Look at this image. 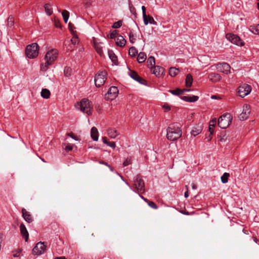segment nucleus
Masks as SVG:
<instances>
[{"mask_svg": "<svg viewBox=\"0 0 259 259\" xmlns=\"http://www.w3.org/2000/svg\"><path fill=\"white\" fill-rule=\"evenodd\" d=\"M73 148L72 146L69 144H68L66 146L65 149L66 151H71L72 150Z\"/></svg>", "mask_w": 259, "mask_h": 259, "instance_id": "nucleus-51", "label": "nucleus"}, {"mask_svg": "<svg viewBox=\"0 0 259 259\" xmlns=\"http://www.w3.org/2000/svg\"><path fill=\"white\" fill-rule=\"evenodd\" d=\"M91 136L92 138V139L95 141H97L98 140L99 137V133L98 130L95 127H93L91 129Z\"/></svg>", "mask_w": 259, "mask_h": 259, "instance_id": "nucleus-21", "label": "nucleus"}, {"mask_svg": "<svg viewBox=\"0 0 259 259\" xmlns=\"http://www.w3.org/2000/svg\"><path fill=\"white\" fill-rule=\"evenodd\" d=\"M144 23L145 25H147L149 23V19H148V16H143Z\"/></svg>", "mask_w": 259, "mask_h": 259, "instance_id": "nucleus-46", "label": "nucleus"}, {"mask_svg": "<svg viewBox=\"0 0 259 259\" xmlns=\"http://www.w3.org/2000/svg\"><path fill=\"white\" fill-rule=\"evenodd\" d=\"M192 187L193 189H194V190H195L197 188V186L194 184H192Z\"/></svg>", "mask_w": 259, "mask_h": 259, "instance_id": "nucleus-63", "label": "nucleus"}, {"mask_svg": "<svg viewBox=\"0 0 259 259\" xmlns=\"http://www.w3.org/2000/svg\"><path fill=\"white\" fill-rule=\"evenodd\" d=\"M182 99L187 102H194L198 100L199 97L197 96H193L192 97L184 96Z\"/></svg>", "mask_w": 259, "mask_h": 259, "instance_id": "nucleus-24", "label": "nucleus"}, {"mask_svg": "<svg viewBox=\"0 0 259 259\" xmlns=\"http://www.w3.org/2000/svg\"><path fill=\"white\" fill-rule=\"evenodd\" d=\"M138 54V51L134 47H132L130 48L128 51V54L132 57H135Z\"/></svg>", "mask_w": 259, "mask_h": 259, "instance_id": "nucleus-31", "label": "nucleus"}, {"mask_svg": "<svg viewBox=\"0 0 259 259\" xmlns=\"http://www.w3.org/2000/svg\"><path fill=\"white\" fill-rule=\"evenodd\" d=\"M179 69H177L175 67H170L169 70V74L172 77L175 76L179 73Z\"/></svg>", "mask_w": 259, "mask_h": 259, "instance_id": "nucleus-30", "label": "nucleus"}, {"mask_svg": "<svg viewBox=\"0 0 259 259\" xmlns=\"http://www.w3.org/2000/svg\"><path fill=\"white\" fill-rule=\"evenodd\" d=\"M107 73L105 71L98 72L95 77V84L97 88L101 87L104 83L106 80Z\"/></svg>", "mask_w": 259, "mask_h": 259, "instance_id": "nucleus-7", "label": "nucleus"}, {"mask_svg": "<svg viewBox=\"0 0 259 259\" xmlns=\"http://www.w3.org/2000/svg\"><path fill=\"white\" fill-rule=\"evenodd\" d=\"M55 26H56V27H61V24H60V23H59V22H55Z\"/></svg>", "mask_w": 259, "mask_h": 259, "instance_id": "nucleus-61", "label": "nucleus"}, {"mask_svg": "<svg viewBox=\"0 0 259 259\" xmlns=\"http://www.w3.org/2000/svg\"><path fill=\"white\" fill-rule=\"evenodd\" d=\"M147 203L150 207L153 209H156L158 208V207L156 205V204L153 201H148Z\"/></svg>", "mask_w": 259, "mask_h": 259, "instance_id": "nucleus-42", "label": "nucleus"}, {"mask_svg": "<svg viewBox=\"0 0 259 259\" xmlns=\"http://www.w3.org/2000/svg\"><path fill=\"white\" fill-rule=\"evenodd\" d=\"M122 25V22L120 21H117L113 24V27L114 28H120Z\"/></svg>", "mask_w": 259, "mask_h": 259, "instance_id": "nucleus-43", "label": "nucleus"}, {"mask_svg": "<svg viewBox=\"0 0 259 259\" xmlns=\"http://www.w3.org/2000/svg\"><path fill=\"white\" fill-rule=\"evenodd\" d=\"M126 40L121 35H118L116 39V44L117 46L123 47L125 46Z\"/></svg>", "mask_w": 259, "mask_h": 259, "instance_id": "nucleus-20", "label": "nucleus"}, {"mask_svg": "<svg viewBox=\"0 0 259 259\" xmlns=\"http://www.w3.org/2000/svg\"><path fill=\"white\" fill-rule=\"evenodd\" d=\"M107 134L111 138L114 139L118 135V133L115 129L109 128L107 130Z\"/></svg>", "mask_w": 259, "mask_h": 259, "instance_id": "nucleus-23", "label": "nucleus"}, {"mask_svg": "<svg viewBox=\"0 0 259 259\" xmlns=\"http://www.w3.org/2000/svg\"><path fill=\"white\" fill-rule=\"evenodd\" d=\"M227 137L226 136V135H223V136H222L221 137V139H220V141L221 142H226V141L227 140Z\"/></svg>", "mask_w": 259, "mask_h": 259, "instance_id": "nucleus-53", "label": "nucleus"}, {"mask_svg": "<svg viewBox=\"0 0 259 259\" xmlns=\"http://www.w3.org/2000/svg\"><path fill=\"white\" fill-rule=\"evenodd\" d=\"M147 64L148 67H152L153 66L155 65V58L153 56H150L148 58L147 60Z\"/></svg>", "mask_w": 259, "mask_h": 259, "instance_id": "nucleus-32", "label": "nucleus"}, {"mask_svg": "<svg viewBox=\"0 0 259 259\" xmlns=\"http://www.w3.org/2000/svg\"><path fill=\"white\" fill-rule=\"evenodd\" d=\"M193 77L190 74H188L185 79V84L187 87H190L193 82Z\"/></svg>", "mask_w": 259, "mask_h": 259, "instance_id": "nucleus-25", "label": "nucleus"}, {"mask_svg": "<svg viewBox=\"0 0 259 259\" xmlns=\"http://www.w3.org/2000/svg\"><path fill=\"white\" fill-rule=\"evenodd\" d=\"M107 145L112 148H115L116 147V144L114 142H108V144H107Z\"/></svg>", "mask_w": 259, "mask_h": 259, "instance_id": "nucleus-50", "label": "nucleus"}, {"mask_svg": "<svg viewBox=\"0 0 259 259\" xmlns=\"http://www.w3.org/2000/svg\"><path fill=\"white\" fill-rule=\"evenodd\" d=\"M39 47L36 43H33L27 46L25 54L30 59L36 57L38 54Z\"/></svg>", "mask_w": 259, "mask_h": 259, "instance_id": "nucleus-3", "label": "nucleus"}, {"mask_svg": "<svg viewBox=\"0 0 259 259\" xmlns=\"http://www.w3.org/2000/svg\"><path fill=\"white\" fill-rule=\"evenodd\" d=\"M99 163L100 164H104V165H106L107 166H109V164L107 162H105L104 161H100Z\"/></svg>", "mask_w": 259, "mask_h": 259, "instance_id": "nucleus-59", "label": "nucleus"}, {"mask_svg": "<svg viewBox=\"0 0 259 259\" xmlns=\"http://www.w3.org/2000/svg\"><path fill=\"white\" fill-rule=\"evenodd\" d=\"M72 25L70 23H69V25H68L69 29L71 31L72 34H75V33H74L73 30L72 29Z\"/></svg>", "mask_w": 259, "mask_h": 259, "instance_id": "nucleus-57", "label": "nucleus"}, {"mask_svg": "<svg viewBox=\"0 0 259 259\" xmlns=\"http://www.w3.org/2000/svg\"><path fill=\"white\" fill-rule=\"evenodd\" d=\"M118 90L117 87L112 86L109 88L107 93L105 95V98L107 100H113L117 96Z\"/></svg>", "mask_w": 259, "mask_h": 259, "instance_id": "nucleus-12", "label": "nucleus"}, {"mask_svg": "<svg viewBox=\"0 0 259 259\" xmlns=\"http://www.w3.org/2000/svg\"><path fill=\"white\" fill-rule=\"evenodd\" d=\"M186 188L187 189L186 192H185L184 196L186 198L188 197L189 196V193H188V188L187 186H186Z\"/></svg>", "mask_w": 259, "mask_h": 259, "instance_id": "nucleus-58", "label": "nucleus"}, {"mask_svg": "<svg viewBox=\"0 0 259 259\" xmlns=\"http://www.w3.org/2000/svg\"><path fill=\"white\" fill-rule=\"evenodd\" d=\"M230 174L227 172H225L223 175L221 177V181L223 183L225 184L228 182V179Z\"/></svg>", "mask_w": 259, "mask_h": 259, "instance_id": "nucleus-34", "label": "nucleus"}, {"mask_svg": "<svg viewBox=\"0 0 259 259\" xmlns=\"http://www.w3.org/2000/svg\"><path fill=\"white\" fill-rule=\"evenodd\" d=\"M142 10L143 16H146V8L145 7V6H143L142 7Z\"/></svg>", "mask_w": 259, "mask_h": 259, "instance_id": "nucleus-55", "label": "nucleus"}, {"mask_svg": "<svg viewBox=\"0 0 259 259\" xmlns=\"http://www.w3.org/2000/svg\"><path fill=\"white\" fill-rule=\"evenodd\" d=\"M54 259H67L65 256L56 257Z\"/></svg>", "mask_w": 259, "mask_h": 259, "instance_id": "nucleus-60", "label": "nucleus"}, {"mask_svg": "<svg viewBox=\"0 0 259 259\" xmlns=\"http://www.w3.org/2000/svg\"><path fill=\"white\" fill-rule=\"evenodd\" d=\"M58 54V51L55 49H52L48 51L45 55V60L46 61L45 65L41 64L40 69L42 71H46L50 65L56 60Z\"/></svg>", "mask_w": 259, "mask_h": 259, "instance_id": "nucleus-2", "label": "nucleus"}, {"mask_svg": "<svg viewBox=\"0 0 259 259\" xmlns=\"http://www.w3.org/2000/svg\"><path fill=\"white\" fill-rule=\"evenodd\" d=\"M182 132L178 123L171 124L167 128L166 137L169 141L177 140L182 136Z\"/></svg>", "mask_w": 259, "mask_h": 259, "instance_id": "nucleus-1", "label": "nucleus"}, {"mask_svg": "<svg viewBox=\"0 0 259 259\" xmlns=\"http://www.w3.org/2000/svg\"><path fill=\"white\" fill-rule=\"evenodd\" d=\"M108 53L109 57L112 61L113 63H116V62H117V58L114 52L112 50H109Z\"/></svg>", "mask_w": 259, "mask_h": 259, "instance_id": "nucleus-29", "label": "nucleus"}, {"mask_svg": "<svg viewBox=\"0 0 259 259\" xmlns=\"http://www.w3.org/2000/svg\"><path fill=\"white\" fill-rule=\"evenodd\" d=\"M44 8H45V12L46 13V14L50 16L52 14L53 9L50 4H46L44 6Z\"/></svg>", "mask_w": 259, "mask_h": 259, "instance_id": "nucleus-28", "label": "nucleus"}, {"mask_svg": "<svg viewBox=\"0 0 259 259\" xmlns=\"http://www.w3.org/2000/svg\"><path fill=\"white\" fill-rule=\"evenodd\" d=\"M148 19H149V23L153 24L155 25H157V22L154 20L153 18L150 16H148Z\"/></svg>", "mask_w": 259, "mask_h": 259, "instance_id": "nucleus-44", "label": "nucleus"}, {"mask_svg": "<svg viewBox=\"0 0 259 259\" xmlns=\"http://www.w3.org/2000/svg\"><path fill=\"white\" fill-rule=\"evenodd\" d=\"M71 73H72V69L71 68L68 67H65L64 70V75L66 77H69V76H71Z\"/></svg>", "mask_w": 259, "mask_h": 259, "instance_id": "nucleus-35", "label": "nucleus"}, {"mask_svg": "<svg viewBox=\"0 0 259 259\" xmlns=\"http://www.w3.org/2000/svg\"><path fill=\"white\" fill-rule=\"evenodd\" d=\"M146 55L143 52H140L138 56L137 61L139 63H142L145 62L146 59Z\"/></svg>", "mask_w": 259, "mask_h": 259, "instance_id": "nucleus-27", "label": "nucleus"}, {"mask_svg": "<svg viewBox=\"0 0 259 259\" xmlns=\"http://www.w3.org/2000/svg\"><path fill=\"white\" fill-rule=\"evenodd\" d=\"M217 69L218 71L229 74L230 73V66L227 63H222L217 65Z\"/></svg>", "mask_w": 259, "mask_h": 259, "instance_id": "nucleus-13", "label": "nucleus"}, {"mask_svg": "<svg viewBox=\"0 0 259 259\" xmlns=\"http://www.w3.org/2000/svg\"><path fill=\"white\" fill-rule=\"evenodd\" d=\"M22 213L23 218L27 222L30 223L33 222V219L32 215L25 208L22 209Z\"/></svg>", "mask_w": 259, "mask_h": 259, "instance_id": "nucleus-15", "label": "nucleus"}, {"mask_svg": "<svg viewBox=\"0 0 259 259\" xmlns=\"http://www.w3.org/2000/svg\"><path fill=\"white\" fill-rule=\"evenodd\" d=\"M226 38L230 41L232 44L237 46H243L244 42L241 40L240 38L237 35L232 33H227L226 35Z\"/></svg>", "mask_w": 259, "mask_h": 259, "instance_id": "nucleus-11", "label": "nucleus"}, {"mask_svg": "<svg viewBox=\"0 0 259 259\" xmlns=\"http://www.w3.org/2000/svg\"><path fill=\"white\" fill-rule=\"evenodd\" d=\"M208 78L211 81L213 82H217L221 80V76L218 73H211L209 74Z\"/></svg>", "mask_w": 259, "mask_h": 259, "instance_id": "nucleus-19", "label": "nucleus"}, {"mask_svg": "<svg viewBox=\"0 0 259 259\" xmlns=\"http://www.w3.org/2000/svg\"><path fill=\"white\" fill-rule=\"evenodd\" d=\"M170 92L172 93L173 95H179L183 93V90H181L180 89H177L175 90H170Z\"/></svg>", "mask_w": 259, "mask_h": 259, "instance_id": "nucleus-38", "label": "nucleus"}, {"mask_svg": "<svg viewBox=\"0 0 259 259\" xmlns=\"http://www.w3.org/2000/svg\"><path fill=\"white\" fill-rule=\"evenodd\" d=\"M202 130V127L201 124H197L196 126H194L193 129L192 130L191 133L192 136L194 137L196 136L199 135Z\"/></svg>", "mask_w": 259, "mask_h": 259, "instance_id": "nucleus-17", "label": "nucleus"}, {"mask_svg": "<svg viewBox=\"0 0 259 259\" xmlns=\"http://www.w3.org/2000/svg\"><path fill=\"white\" fill-rule=\"evenodd\" d=\"M216 123L217 119L214 118L210 121L209 124H210V126L214 127Z\"/></svg>", "mask_w": 259, "mask_h": 259, "instance_id": "nucleus-49", "label": "nucleus"}, {"mask_svg": "<svg viewBox=\"0 0 259 259\" xmlns=\"http://www.w3.org/2000/svg\"><path fill=\"white\" fill-rule=\"evenodd\" d=\"M79 108L83 113L91 115L92 111V105L91 102L87 99H83L78 104Z\"/></svg>", "mask_w": 259, "mask_h": 259, "instance_id": "nucleus-4", "label": "nucleus"}, {"mask_svg": "<svg viewBox=\"0 0 259 259\" xmlns=\"http://www.w3.org/2000/svg\"><path fill=\"white\" fill-rule=\"evenodd\" d=\"M131 159L129 158H126L123 163V165L124 166H126L131 163Z\"/></svg>", "mask_w": 259, "mask_h": 259, "instance_id": "nucleus-45", "label": "nucleus"}, {"mask_svg": "<svg viewBox=\"0 0 259 259\" xmlns=\"http://www.w3.org/2000/svg\"><path fill=\"white\" fill-rule=\"evenodd\" d=\"M67 136L72 138V139H74L75 140H77V138L73 135L72 133H68L67 134Z\"/></svg>", "mask_w": 259, "mask_h": 259, "instance_id": "nucleus-52", "label": "nucleus"}, {"mask_svg": "<svg viewBox=\"0 0 259 259\" xmlns=\"http://www.w3.org/2000/svg\"><path fill=\"white\" fill-rule=\"evenodd\" d=\"M108 167L109 168L110 170L112 171H113V168L110 165L108 166Z\"/></svg>", "mask_w": 259, "mask_h": 259, "instance_id": "nucleus-64", "label": "nucleus"}, {"mask_svg": "<svg viewBox=\"0 0 259 259\" xmlns=\"http://www.w3.org/2000/svg\"><path fill=\"white\" fill-rule=\"evenodd\" d=\"M140 197L143 199L145 202H146L147 203L149 201L147 199V198H145V197H144L142 195H140Z\"/></svg>", "mask_w": 259, "mask_h": 259, "instance_id": "nucleus-62", "label": "nucleus"}, {"mask_svg": "<svg viewBox=\"0 0 259 259\" xmlns=\"http://www.w3.org/2000/svg\"><path fill=\"white\" fill-rule=\"evenodd\" d=\"M102 141H103V142L104 144H105L106 145L108 144V142H109L107 141L106 137H103L102 138Z\"/></svg>", "mask_w": 259, "mask_h": 259, "instance_id": "nucleus-56", "label": "nucleus"}, {"mask_svg": "<svg viewBox=\"0 0 259 259\" xmlns=\"http://www.w3.org/2000/svg\"><path fill=\"white\" fill-rule=\"evenodd\" d=\"M73 36L72 38L71 41V42L72 44H73L74 45H75L76 44H77L78 43V38L76 34H73Z\"/></svg>", "mask_w": 259, "mask_h": 259, "instance_id": "nucleus-40", "label": "nucleus"}, {"mask_svg": "<svg viewBox=\"0 0 259 259\" xmlns=\"http://www.w3.org/2000/svg\"><path fill=\"white\" fill-rule=\"evenodd\" d=\"M251 31L254 34L259 35V24L252 28Z\"/></svg>", "mask_w": 259, "mask_h": 259, "instance_id": "nucleus-39", "label": "nucleus"}, {"mask_svg": "<svg viewBox=\"0 0 259 259\" xmlns=\"http://www.w3.org/2000/svg\"><path fill=\"white\" fill-rule=\"evenodd\" d=\"M129 39L132 44H134L136 39V36L132 31H131L129 33Z\"/></svg>", "mask_w": 259, "mask_h": 259, "instance_id": "nucleus-36", "label": "nucleus"}, {"mask_svg": "<svg viewBox=\"0 0 259 259\" xmlns=\"http://www.w3.org/2000/svg\"><path fill=\"white\" fill-rule=\"evenodd\" d=\"M251 91V87L246 83L240 85L238 88V93L240 97L243 98L248 95Z\"/></svg>", "mask_w": 259, "mask_h": 259, "instance_id": "nucleus-8", "label": "nucleus"}, {"mask_svg": "<svg viewBox=\"0 0 259 259\" xmlns=\"http://www.w3.org/2000/svg\"><path fill=\"white\" fill-rule=\"evenodd\" d=\"M162 108L164 109L165 111H168L170 110V107L167 104H165L162 106Z\"/></svg>", "mask_w": 259, "mask_h": 259, "instance_id": "nucleus-48", "label": "nucleus"}, {"mask_svg": "<svg viewBox=\"0 0 259 259\" xmlns=\"http://www.w3.org/2000/svg\"><path fill=\"white\" fill-rule=\"evenodd\" d=\"M164 72V68L162 67L156 66H154L153 70V73L156 76L160 77L162 75Z\"/></svg>", "mask_w": 259, "mask_h": 259, "instance_id": "nucleus-18", "label": "nucleus"}, {"mask_svg": "<svg viewBox=\"0 0 259 259\" xmlns=\"http://www.w3.org/2000/svg\"><path fill=\"white\" fill-rule=\"evenodd\" d=\"M41 96L44 99H49L51 95L50 91L47 89H42L41 91Z\"/></svg>", "mask_w": 259, "mask_h": 259, "instance_id": "nucleus-26", "label": "nucleus"}, {"mask_svg": "<svg viewBox=\"0 0 259 259\" xmlns=\"http://www.w3.org/2000/svg\"><path fill=\"white\" fill-rule=\"evenodd\" d=\"M14 23V18L12 16H10L8 18V25L10 27L13 26Z\"/></svg>", "mask_w": 259, "mask_h": 259, "instance_id": "nucleus-37", "label": "nucleus"}, {"mask_svg": "<svg viewBox=\"0 0 259 259\" xmlns=\"http://www.w3.org/2000/svg\"><path fill=\"white\" fill-rule=\"evenodd\" d=\"M251 112L249 105L245 104L243 105L242 112L239 114L238 118L240 120H246L249 116Z\"/></svg>", "mask_w": 259, "mask_h": 259, "instance_id": "nucleus-10", "label": "nucleus"}, {"mask_svg": "<svg viewBox=\"0 0 259 259\" xmlns=\"http://www.w3.org/2000/svg\"><path fill=\"white\" fill-rule=\"evenodd\" d=\"M46 249V246L45 242H39L37 243L32 249V253L34 255H41L44 253Z\"/></svg>", "mask_w": 259, "mask_h": 259, "instance_id": "nucleus-9", "label": "nucleus"}, {"mask_svg": "<svg viewBox=\"0 0 259 259\" xmlns=\"http://www.w3.org/2000/svg\"><path fill=\"white\" fill-rule=\"evenodd\" d=\"M20 229L22 236L25 238V241H27L29 234L25 225L23 223L20 224Z\"/></svg>", "mask_w": 259, "mask_h": 259, "instance_id": "nucleus-16", "label": "nucleus"}, {"mask_svg": "<svg viewBox=\"0 0 259 259\" xmlns=\"http://www.w3.org/2000/svg\"><path fill=\"white\" fill-rule=\"evenodd\" d=\"M232 118L229 113H226L220 117L218 120V125L221 128L225 129L231 122Z\"/></svg>", "mask_w": 259, "mask_h": 259, "instance_id": "nucleus-5", "label": "nucleus"}, {"mask_svg": "<svg viewBox=\"0 0 259 259\" xmlns=\"http://www.w3.org/2000/svg\"><path fill=\"white\" fill-rule=\"evenodd\" d=\"M134 186L136 192L138 193H143L145 192V184L141 176L137 175L134 180Z\"/></svg>", "mask_w": 259, "mask_h": 259, "instance_id": "nucleus-6", "label": "nucleus"}, {"mask_svg": "<svg viewBox=\"0 0 259 259\" xmlns=\"http://www.w3.org/2000/svg\"><path fill=\"white\" fill-rule=\"evenodd\" d=\"M130 76L134 80L137 81L139 83L142 84H145L146 81L141 78L139 75L135 71L130 70L129 73Z\"/></svg>", "mask_w": 259, "mask_h": 259, "instance_id": "nucleus-14", "label": "nucleus"}, {"mask_svg": "<svg viewBox=\"0 0 259 259\" xmlns=\"http://www.w3.org/2000/svg\"><path fill=\"white\" fill-rule=\"evenodd\" d=\"M21 250L19 249V250L14 251L13 256L14 257H20L21 256Z\"/></svg>", "mask_w": 259, "mask_h": 259, "instance_id": "nucleus-41", "label": "nucleus"}, {"mask_svg": "<svg viewBox=\"0 0 259 259\" xmlns=\"http://www.w3.org/2000/svg\"><path fill=\"white\" fill-rule=\"evenodd\" d=\"M116 34H117V31L116 30L113 31L110 33V38H112V39L115 38V37H116Z\"/></svg>", "mask_w": 259, "mask_h": 259, "instance_id": "nucleus-47", "label": "nucleus"}, {"mask_svg": "<svg viewBox=\"0 0 259 259\" xmlns=\"http://www.w3.org/2000/svg\"><path fill=\"white\" fill-rule=\"evenodd\" d=\"M62 15L65 23H66L69 18V13L67 10H63L62 12Z\"/></svg>", "mask_w": 259, "mask_h": 259, "instance_id": "nucleus-33", "label": "nucleus"}, {"mask_svg": "<svg viewBox=\"0 0 259 259\" xmlns=\"http://www.w3.org/2000/svg\"><path fill=\"white\" fill-rule=\"evenodd\" d=\"M214 127L210 126V124L209 125V131L210 132V135H212L214 132Z\"/></svg>", "mask_w": 259, "mask_h": 259, "instance_id": "nucleus-54", "label": "nucleus"}, {"mask_svg": "<svg viewBox=\"0 0 259 259\" xmlns=\"http://www.w3.org/2000/svg\"><path fill=\"white\" fill-rule=\"evenodd\" d=\"M94 48L96 50L97 52L98 53V54L100 56H102L103 53L102 50V47L101 46V43L94 41Z\"/></svg>", "mask_w": 259, "mask_h": 259, "instance_id": "nucleus-22", "label": "nucleus"}]
</instances>
